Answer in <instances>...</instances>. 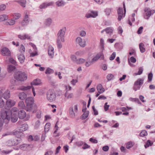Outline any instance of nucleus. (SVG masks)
Here are the masks:
<instances>
[{
  "label": "nucleus",
  "instance_id": "1",
  "mask_svg": "<svg viewBox=\"0 0 155 155\" xmlns=\"http://www.w3.org/2000/svg\"><path fill=\"white\" fill-rule=\"evenodd\" d=\"M6 108H4L1 111V118H0V127H2L4 123H8L10 120V116H8V113L10 112Z\"/></svg>",
  "mask_w": 155,
  "mask_h": 155
},
{
  "label": "nucleus",
  "instance_id": "2",
  "mask_svg": "<svg viewBox=\"0 0 155 155\" xmlns=\"http://www.w3.org/2000/svg\"><path fill=\"white\" fill-rule=\"evenodd\" d=\"M14 77L15 79L21 81H25L27 79L26 74L22 71L17 72L14 74Z\"/></svg>",
  "mask_w": 155,
  "mask_h": 155
},
{
  "label": "nucleus",
  "instance_id": "3",
  "mask_svg": "<svg viewBox=\"0 0 155 155\" xmlns=\"http://www.w3.org/2000/svg\"><path fill=\"white\" fill-rule=\"evenodd\" d=\"M46 98L50 102H52L55 100L56 94L55 92L53 90L50 89L46 93Z\"/></svg>",
  "mask_w": 155,
  "mask_h": 155
},
{
  "label": "nucleus",
  "instance_id": "4",
  "mask_svg": "<svg viewBox=\"0 0 155 155\" xmlns=\"http://www.w3.org/2000/svg\"><path fill=\"white\" fill-rule=\"evenodd\" d=\"M25 102L27 104V108L26 110L27 111H30L32 109L34 101L32 97H28L25 100Z\"/></svg>",
  "mask_w": 155,
  "mask_h": 155
},
{
  "label": "nucleus",
  "instance_id": "5",
  "mask_svg": "<svg viewBox=\"0 0 155 155\" xmlns=\"http://www.w3.org/2000/svg\"><path fill=\"white\" fill-rule=\"evenodd\" d=\"M66 30L65 27L59 30L57 34V40H61L62 42H64V36L65 35Z\"/></svg>",
  "mask_w": 155,
  "mask_h": 155
},
{
  "label": "nucleus",
  "instance_id": "6",
  "mask_svg": "<svg viewBox=\"0 0 155 155\" xmlns=\"http://www.w3.org/2000/svg\"><path fill=\"white\" fill-rule=\"evenodd\" d=\"M145 15L146 17H144V18L148 20L150 17L152 15H153L155 12L154 10H150V8H145L144 9Z\"/></svg>",
  "mask_w": 155,
  "mask_h": 155
},
{
  "label": "nucleus",
  "instance_id": "7",
  "mask_svg": "<svg viewBox=\"0 0 155 155\" xmlns=\"http://www.w3.org/2000/svg\"><path fill=\"white\" fill-rule=\"evenodd\" d=\"M102 51H102L101 52L97 54V55L95 56H94L92 59V61L94 62L97 61L100 58H101V59L102 60L104 59V57Z\"/></svg>",
  "mask_w": 155,
  "mask_h": 155
},
{
  "label": "nucleus",
  "instance_id": "8",
  "mask_svg": "<svg viewBox=\"0 0 155 155\" xmlns=\"http://www.w3.org/2000/svg\"><path fill=\"white\" fill-rule=\"evenodd\" d=\"M1 54L3 56H8L10 55L11 52L7 48H4L1 51Z\"/></svg>",
  "mask_w": 155,
  "mask_h": 155
},
{
  "label": "nucleus",
  "instance_id": "9",
  "mask_svg": "<svg viewBox=\"0 0 155 155\" xmlns=\"http://www.w3.org/2000/svg\"><path fill=\"white\" fill-rule=\"evenodd\" d=\"M15 104V101L12 100L8 99L6 102V105L8 108H10L14 106Z\"/></svg>",
  "mask_w": 155,
  "mask_h": 155
},
{
  "label": "nucleus",
  "instance_id": "10",
  "mask_svg": "<svg viewBox=\"0 0 155 155\" xmlns=\"http://www.w3.org/2000/svg\"><path fill=\"white\" fill-rule=\"evenodd\" d=\"M76 42L82 47H84L85 46V41H82V38L80 37H77L76 39Z\"/></svg>",
  "mask_w": 155,
  "mask_h": 155
},
{
  "label": "nucleus",
  "instance_id": "11",
  "mask_svg": "<svg viewBox=\"0 0 155 155\" xmlns=\"http://www.w3.org/2000/svg\"><path fill=\"white\" fill-rule=\"evenodd\" d=\"M26 116V113L24 110H20L18 112V117L21 119H22L25 118Z\"/></svg>",
  "mask_w": 155,
  "mask_h": 155
},
{
  "label": "nucleus",
  "instance_id": "12",
  "mask_svg": "<svg viewBox=\"0 0 155 155\" xmlns=\"http://www.w3.org/2000/svg\"><path fill=\"white\" fill-rule=\"evenodd\" d=\"M53 3L52 2H44L42 3L39 6V8L41 9H43L46 8L48 6L52 5H53Z\"/></svg>",
  "mask_w": 155,
  "mask_h": 155
},
{
  "label": "nucleus",
  "instance_id": "13",
  "mask_svg": "<svg viewBox=\"0 0 155 155\" xmlns=\"http://www.w3.org/2000/svg\"><path fill=\"white\" fill-rule=\"evenodd\" d=\"M117 13L118 15V20L120 21L122 19L123 15V9L122 8H119L117 10Z\"/></svg>",
  "mask_w": 155,
  "mask_h": 155
},
{
  "label": "nucleus",
  "instance_id": "14",
  "mask_svg": "<svg viewBox=\"0 0 155 155\" xmlns=\"http://www.w3.org/2000/svg\"><path fill=\"white\" fill-rule=\"evenodd\" d=\"M11 119V121L13 123L16 122L18 119V116L16 113H12Z\"/></svg>",
  "mask_w": 155,
  "mask_h": 155
},
{
  "label": "nucleus",
  "instance_id": "15",
  "mask_svg": "<svg viewBox=\"0 0 155 155\" xmlns=\"http://www.w3.org/2000/svg\"><path fill=\"white\" fill-rule=\"evenodd\" d=\"M2 97L6 100L8 99L10 97V91L8 90H6L3 94H2Z\"/></svg>",
  "mask_w": 155,
  "mask_h": 155
},
{
  "label": "nucleus",
  "instance_id": "16",
  "mask_svg": "<svg viewBox=\"0 0 155 155\" xmlns=\"http://www.w3.org/2000/svg\"><path fill=\"white\" fill-rule=\"evenodd\" d=\"M97 89L98 91V93L100 94L103 93L104 92V89L103 87L102 86L101 84H98L97 86Z\"/></svg>",
  "mask_w": 155,
  "mask_h": 155
},
{
  "label": "nucleus",
  "instance_id": "17",
  "mask_svg": "<svg viewBox=\"0 0 155 155\" xmlns=\"http://www.w3.org/2000/svg\"><path fill=\"white\" fill-rule=\"evenodd\" d=\"M18 37L21 40H25L26 39L29 40L30 39V36L28 35L25 34L24 35H18Z\"/></svg>",
  "mask_w": 155,
  "mask_h": 155
},
{
  "label": "nucleus",
  "instance_id": "18",
  "mask_svg": "<svg viewBox=\"0 0 155 155\" xmlns=\"http://www.w3.org/2000/svg\"><path fill=\"white\" fill-rule=\"evenodd\" d=\"M17 56L18 59L21 63H23L25 59V57L24 55L22 54H18Z\"/></svg>",
  "mask_w": 155,
  "mask_h": 155
},
{
  "label": "nucleus",
  "instance_id": "19",
  "mask_svg": "<svg viewBox=\"0 0 155 155\" xmlns=\"http://www.w3.org/2000/svg\"><path fill=\"white\" fill-rule=\"evenodd\" d=\"M28 128V125L27 124H23L20 127V130L23 131L26 130Z\"/></svg>",
  "mask_w": 155,
  "mask_h": 155
},
{
  "label": "nucleus",
  "instance_id": "20",
  "mask_svg": "<svg viewBox=\"0 0 155 155\" xmlns=\"http://www.w3.org/2000/svg\"><path fill=\"white\" fill-rule=\"evenodd\" d=\"M18 97L20 99L23 100H25L27 97L26 94L24 92L20 93L18 94Z\"/></svg>",
  "mask_w": 155,
  "mask_h": 155
},
{
  "label": "nucleus",
  "instance_id": "21",
  "mask_svg": "<svg viewBox=\"0 0 155 155\" xmlns=\"http://www.w3.org/2000/svg\"><path fill=\"white\" fill-rule=\"evenodd\" d=\"M114 47L117 50H120L123 48V44L122 43H116Z\"/></svg>",
  "mask_w": 155,
  "mask_h": 155
},
{
  "label": "nucleus",
  "instance_id": "22",
  "mask_svg": "<svg viewBox=\"0 0 155 155\" xmlns=\"http://www.w3.org/2000/svg\"><path fill=\"white\" fill-rule=\"evenodd\" d=\"M41 83V80L38 79L34 80L31 83V85H38Z\"/></svg>",
  "mask_w": 155,
  "mask_h": 155
},
{
  "label": "nucleus",
  "instance_id": "23",
  "mask_svg": "<svg viewBox=\"0 0 155 155\" xmlns=\"http://www.w3.org/2000/svg\"><path fill=\"white\" fill-rule=\"evenodd\" d=\"M56 5L58 7L63 6L65 5L66 3L63 1L58 0L56 2Z\"/></svg>",
  "mask_w": 155,
  "mask_h": 155
},
{
  "label": "nucleus",
  "instance_id": "24",
  "mask_svg": "<svg viewBox=\"0 0 155 155\" xmlns=\"http://www.w3.org/2000/svg\"><path fill=\"white\" fill-rule=\"evenodd\" d=\"M48 54L52 58L54 54V48L52 47H49L48 49Z\"/></svg>",
  "mask_w": 155,
  "mask_h": 155
},
{
  "label": "nucleus",
  "instance_id": "25",
  "mask_svg": "<svg viewBox=\"0 0 155 155\" xmlns=\"http://www.w3.org/2000/svg\"><path fill=\"white\" fill-rule=\"evenodd\" d=\"M31 87V86H22L17 88L18 90L22 91H26L30 89Z\"/></svg>",
  "mask_w": 155,
  "mask_h": 155
},
{
  "label": "nucleus",
  "instance_id": "26",
  "mask_svg": "<svg viewBox=\"0 0 155 155\" xmlns=\"http://www.w3.org/2000/svg\"><path fill=\"white\" fill-rule=\"evenodd\" d=\"M14 139H11L8 140L6 143L7 145L8 146H14Z\"/></svg>",
  "mask_w": 155,
  "mask_h": 155
},
{
  "label": "nucleus",
  "instance_id": "27",
  "mask_svg": "<svg viewBox=\"0 0 155 155\" xmlns=\"http://www.w3.org/2000/svg\"><path fill=\"white\" fill-rule=\"evenodd\" d=\"M89 111H87L85 112H84V114L81 117V118L82 120H84L86 119L88 116L89 114Z\"/></svg>",
  "mask_w": 155,
  "mask_h": 155
},
{
  "label": "nucleus",
  "instance_id": "28",
  "mask_svg": "<svg viewBox=\"0 0 155 155\" xmlns=\"http://www.w3.org/2000/svg\"><path fill=\"white\" fill-rule=\"evenodd\" d=\"M18 107L20 109H24L25 108V106L24 104L23 101H20L18 104Z\"/></svg>",
  "mask_w": 155,
  "mask_h": 155
},
{
  "label": "nucleus",
  "instance_id": "29",
  "mask_svg": "<svg viewBox=\"0 0 155 155\" xmlns=\"http://www.w3.org/2000/svg\"><path fill=\"white\" fill-rule=\"evenodd\" d=\"M64 96L67 99H68L70 98H72L73 96V94L72 93L69 94L68 93V91H67Z\"/></svg>",
  "mask_w": 155,
  "mask_h": 155
},
{
  "label": "nucleus",
  "instance_id": "30",
  "mask_svg": "<svg viewBox=\"0 0 155 155\" xmlns=\"http://www.w3.org/2000/svg\"><path fill=\"white\" fill-rule=\"evenodd\" d=\"M50 126V123H48L45 124L44 127V130L45 133L48 132L49 130Z\"/></svg>",
  "mask_w": 155,
  "mask_h": 155
},
{
  "label": "nucleus",
  "instance_id": "31",
  "mask_svg": "<svg viewBox=\"0 0 155 155\" xmlns=\"http://www.w3.org/2000/svg\"><path fill=\"white\" fill-rule=\"evenodd\" d=\"M14 143L15 145H17L21 143L22 141L21 139L19 138H18L17 139H14Z\"/></svg>",
  "mask_w": 155,
  "mask_h": 155
},
{
  "label": "nucleus",
  "instance_id": "32",
  "mask_svg": "<svg viewBox=\"0 0 155 155\" xmlns=\"http://www.w3.org/2000/svg\"><path fill=\"white\" fill-rule=\"evenodd\" d=\"M139 47L140 51L141 53H143L145 51V48H144V44L141 43L139 44Z\"/></svg>",
  "mask_w": 155,
  "mask_h": 155
},
{
  "label": "nucleus",
  "instance_id": "33",
  "mask_svg": "<svg viewBox=\"0 0 155 155\" xmlns=\"http://www.w3.org/2000/svg\"><path fill=\"white\" fill-rule=\"evenodd\" d=\"M8 19V16L5 15H0V21H3L7 20Z\"/></svg>",
  "mask_w": 155,
  "mask_h": 155
},
{
  "label": "nucleus",
  "instance_id": "34",
  "mask_svg": "<svg viewBox=\"0 0 155 155\" xmlns=\"http://www.w3.org/2000/svg\"><path fill=\"white\" fill-rule=\"evenodd\" d=\"M144 80L143 79L139 78L135 82H137V84L139 85L140 86L143 84Z\"/></svg>",
  "mask_w": 155,
  "mask_h": 155
},
{
  "label": "nucleus",
  "instance_id": "35",
  "mask_svg": "<svg viewBox=\"0 0 155 155\" xmlns=\"http://www.w3.org/2000/svg\"><path fill=\"white\" fill-rule=\"evenodd\" d=\"M69 114L72 117H74L75 116V114L74 112L72 107H71L69 109Z\"/></svg>",
  "mask_w": 155,
  "mask_h": 155
},
{
  "label": "nucleus",
  "instance_id": "36",
  "mask_svg": "<svg viewBox=\"0 0 155 155\" xmlns=\"http://www.w3.org/2000/svg\"><path fill=\"white\" fill-rule=\"evenodd\" d=\"M15 23V21L13 20H8L5 24L7 25H13Z\"/></svg>",
  "mask_w": 155,
  "mask_h": 155
},
{
  "label": "nucleus",
  "instance_id": "37",
  "mask_svg": "<svg viewBox=\"0 0 155 155\" xmlns=\"http://www.w3.org/2000/svg\"><path fill=\"white\" fill-rule=\"evenodd\" d=\"M52 21V19L50 18H48L46 20L45 24L46 25L49 26L51 25Z\"/></svg>",
  "mask_w": 155,
  "mask_h": 155
},
{
  "label": "nucleus",
  "instance_id": "38",
  "mask_svg": "<svg viewBox=\"0 0 155 155\" xmlns=\"http://www.w3.org/2000/svg\"><path fill=\"white\" fill-rule=\"evenodd\" d=\"M105 31L107 33L111 35L113 33V30L111 28H107L105 29Z\"/></svg>",
  "mask_w": 155,
  "mask_h": 155
},
{
  "label": "nucleus",
  "instance_id": "39",
  "mask_svg": "<svg viewBox=\"0 0 155 155\" xmlns=\"http://www.w3.org/2000/svg\"><path fill=\"white\" fill-rule=\"evenodd\" d=\"M153 144V143L151 142V141L150 140H148L146 143L144 145V147L145 148H147L149 147V146H151Z\"/></svg>",
  "mask_w": 155,
  "mask_h": 155
},
{
  "label": "nucleus",
  "instance_id": "40",
  "mask_svg": "<svg viewBox=\"0 0 155 155\" xmlns=\"http://www.w3.org/2000/svg\"><path fill=\"white\" fill-rule=\"evenodd\" d=\"M18 2L20 5L23 7H25V4L26 2L25 0H19Z\"/></svg>",
  "mask_w": 155,
  "mask_h": 155
},
{
  "label": "nucleus",
  "instance_id": "41",
  "mask_svg": "<svg viewBox=\"0 0 155 155\" xmlns=\"http://www.w3.org/2000/svg\"><path fill=\"white\" fill-rule=\"evenodd\" d=\"M134 145V143L132 141H130L128 142L126 145V148L127 149H129L132 147Z\"/></svg>",
  "mask_w": 155,
  "mask_h": 155
},
{
  "label": "nucleus",
  "instance_id": "42",
  "mask_svg": "<svg viewBox=\"0 0 155 155\" xmlns=\"http://www.w3.org/2000/svg\"><path fill=\"white\" fill-rule=\"evenodd\" d=\"M141 87L137 84V82H135L134 84V90L136 91L137 90H139Z\"/></svg>",
  "mask_w": 155,
  "mask_h": 155
},
{
  "label": "nucleus",
  "instance_id": "43",
  "mask_svg": "<svg viewBox=\"0 0 155 155\" xmlns=\"http://www.w3.org/2000/svg\"><path fill=\"white\" fill-rule=\"evenodd\" d=\"M15 69V67L12 65H9L8 68V71L9 72H11Z\"/></svg>",
  "mask_w": 155,
  "mask_h": 155
},
{
  "label": "nucleus",
  "instance_id": "44",
  "mask_svg": "<svg viewBox=\"0 0 155 155\" xmlns=\"http://www.w3.org/2000/svg\"><path fill=\"white\" fill-rule=\"evenodd\" d=\"M54 70L53 69L50 68H48L46 70L45 73L47 74H52Z\"/></svg>",
  "mask_w": 155,
  "mask_h": 155
},
{
  "label": "nucleus",
  "instance_id": "45",
  "mask_svg": "<svg viewBox=\"0 0 155 155\" xmlns=\"http://www.w3.org/2000/svg\"><path fill=\"white\" fill-rule=\"evenodd\" d=\"M7 110H8L9 111V112H10V113H8V116L10 117V114H12V113L13 112H14V113H16V112L17 111L18 109L16 107H14L12 108L11 111L8 109H7Z\"/></svg>",
  "mask_w": 155,
  "mask_h": 155
},
{
  "label": "nucleus",
  "instance_id": "46",
  "mask_svg": "<svg viewBox=\"0 0 155 155\" xmlns=\"http://www.w3.org/2000/svg\"><path fill=\"white\" fill-rule=\"evenodd\" d=\"M114 76L111 74H108L107 76V78L108 81H110L113 79L114 78Z\"/></svg>",
  "mask_w": 155,
  "mask_h": 155
},
{
  "label": "nucleus",
  "instance_id": "47",
  "mask_svg": "<svg viewBox=\"0 0 155 155\" xmlns=\"http://www.w3.org/2000/svg\"><path fill=\"white\" fill-rule=\"evenodd\" d=\"M147 132L145 130H143L140 134V136L141 137H143L147 135Z\"/></svg>",
  "mask_w": 155,
  "mask_h": 155
},
{
  "label": "nucleus",
  "instance_id": "48",
  "mask_svg": "<svg viewBox=\"0 0 155 155\" xmlns=\"http://www.w3.org/2000/svg\"><path fill=\"white\" fill-rule=\"evenodd\" d=\"M29 22V20H23L21 21V24L23 26L27 25Z\"/></svg>",
  "mask_w": 155,
  "mask_h": 155
},
{
  "label": "nucleus",
  "instance_id": "49",
  "mask_svg": "<svg viewBox=\"0 0 155 155\" xmlns=\"http://www.w3.org/2000/svg\"><path fill=\"white\" fill-rule=\"evenodd\" d=\"M61 42H62L61 40H57V46L58 48L60 49L62 47V44Z\"/></svg>",
  "mask_w": 155,
  "mask_h": 155
},
{
  "label": "nucleus",
  "instance_id": "50",
  "mask_svg": "<svg viewBox=\"0 0 155 155\" xmlns=\"http://www.w3.org/2000/svg\"><path fill=\"white\" fill-rule=\"evenodd\" d=\"M85 61V60L83 58H79L78 59L76 63L77 64H80L84 63Z\"/></svg>",
  "mask_w": 155,
  "mask_h": 155
},
{
  "label": "nucleus",
  "instance_id": "51",
  "mask_svg": "<svg viewBox=\"0 0 155 155\" xmlns=\"http://www.w3.org/2000/svg\"><path fill=\"white\" fill-rule=\"evenodd\" d=\"M153 76V74L151 72L148 74V82H150L152 81Z\"/></svg>",
  "mask_w": 155,
  "mask_h": 155
},
{
  "label": "nucleus",
  "instance_id": "52",
  "mask_svg": "<svg viewBox=\"0 0 155 155\" xmlns=\"http://www.w3.org/2000/svg\"><path fill=\"white\" fill-rule=\"evenodd\" d=\"M22 133L19 131H15L14 130L13 132V134L14 135H15L18 138V134H21Z\"/></svg>",
  "mask_w": 155,
  "mask_h": 155
},
{
  "label": "nucleus",
  "instance_id": "53",
  "mask_svg": "<svg viewBox=\"0 0 155 155\" xmlns=\"http://www.w3.org/2000/svg\"><path fill=\"white\" fill-rule=\"evenodd\" d=\"M116 54V53L114 52H113L110 57V60L111 61L113 60L115 57Z\"/></svg>",
  "mask_w": 155,
  "mask_h": 155
},
{
  "label": "nucleus",
  "instance_id": "54",
  "mask_svg": "<svg viewBox=\"0 0 155 155\" xmlns=\"http://www.w3.org/2000/svg\"><path fill=\"white\" fill-rule=\"evenodd\" d=\"M19 50L22 53L25 52V49L24 46L23 45H21V47H20Z\"/></svg>",
  "mask_w": 155,
  "mask_h": 155
},
{
  "label": "nucleus",
  "instance_id": "55",
  "mask_svg": "<svg viewBox=\"0 0 155 155\" xmlns=\"http://www.w3.org/2000/svg\"><path fill=\"white\" fill-rule=\"evenodd\" d=\"M9 60L10 62H11L12 64H13L15 66L17 65V63H16L15 61V60L13 58H9Z\"/></svg>",
  "mask_w": 155,
  "mask_h": 155
},
{
  "label": "nucleus",
  "instance_id": "56",
  "mask_svg": "<svg viewBox=\"0 0 155 155\" xmlns=\"http://www.w3.org/2000/svg\"><path fill=\"white\" fill-rule=\"evenodd\" d=\"M100 45L102 49V51L104 49V40L102 38H101L100 40Z\"/></svg>",
  "mask_w": 155,
  "mask_h": 155
},
{
  "label": "nucleus",
  "instance_id": "57",
  "mask_svg": "<svg viewBox=\"0 0 155 155\" xmlns=\"http://www.w3.org/2000/svg\"><path fill=\"white\" fill-rule=\"evenodd\" d=\"M143 71V68L142 67H140L139 68L138 72L136 74V75H140L141 74Z\"/></svg>",
  "mask_w": 155,
  "mask_h": 155
},
{
  "label": "nucleus",
  "instance_id": "58",
  "mask_svg": "<svg viewBox=\"0 0 155 155\" xmlns=\"http://www.w3.org/2000/svg\"><path fill=\"white\" fill-rule=\"evenodd\" d=\"M89 141L94 143H98V141L96 139L93 138H90Z\"/></svg>",
  "mask_w": 155,
  "mask_h": 155
},
{
  "label": "nucleus",
  "instance_id": "59",
  "mask_svg": "<svg viewBox=\"0 0 155 155\" xmlns=\"http://www.w3.org/2000/svg\"><path fill=\"white\" fill-rule=\"evenodd\" d=\"M93 61H92L91 60V61H87L85 63V65L87 67L89 66L93 63Z\"/></svg>",
  "mask_w": 155,
  "mask_h": 155
},
{
  "label": "nucleus",
  "instance_id": "60",
  "mask_svg": "<svg viewBox=\"0 0 155 155\" xmlns=\"http://www.w3.org/2000/svg\"><path fill=\"white\" fill-rule=\"evenodd\" d=\"M90 13L92 16H94L93 18H95L97 15V13L96 12L92 11Z\"/></svg>",
  "mask_w": 155,
  "mask_h": 155
},
{
  "label": "nucleus",
  "instance_id": "61",
  "mask_svg": "<svg viewBox=\"0 0 155 155\" xmlns=\"http://www.w3.org/2000/svg\"><path fill=\"white\" fill-rule=\"evenodd\" d=\"M20 14L18 13H15L13 15L14 18L15 19H18L20 17Z\"/></svg>",
  "mask_w": 155,
  "mask_h": 155
},
{
  "label": "nucleus",
  "instance_id": "62",
  "mask_svg": "<svg viewBox=\"0 0 155 155\" xmlns=\"http://www.w3.org/2000/svg\"><path fill=\"white\" fill-rule=\"evenodd\" d=\"M5 105V102L2 98H0V107H3Z\"/></svg>",
  "mask_w": 155,
  "mask_h": 155
},
{
  "label": "nucleus",
  "instance_id": "63",
  "mask_svg": "<svg viewBox=\"0 0 155 155\" xmlns=\"http://www.w3.org/2000/svg\"><path fill=\"white\" fill-rule=\"evenodd\" d=\"M143 27L142 26L140 27L137 31V33L138 34H140L142 33L143 31Z\"/></svg>",
  "mask_w": 155,
  "mask_h": 155
},
{
  "label": "nucleus",
  "instance_id": "64",
  "mask_svg": "<svg viewBox=\"0 0 155 155\" xmlns=\"http://www.w3.org/2000/svg\"><path fill=\"white\" fill-rule=\"evenodd\" d=\"M71 58L74 62H76L77 63V61L78 59H77V58L76 56L74 55H72L71 57Z\"/></svg>",
  "mask_w": 155,
  "mask_h": 155
}]
</instances>
